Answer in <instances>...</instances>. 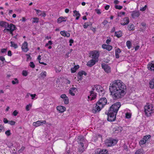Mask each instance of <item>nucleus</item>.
Wrapping results in <instances>:
<instances>
[{
    "label": "nucleus",
    "mask_w": 154,
    "mask_h": 154,
    "mask_svg": "<svg viewBox=\"0 0 154 154\" xmlns=\"http://www.w3.org/2000/svg\"><path fill=\"white\" fill-rule=\"evenodd\" d=\"M110 95L114 99L122 98L126 92V87L120 80L114 81L110 83L109 87Z\"/></svg>",
    "instance_id": "obj_1"
},
{
    "label": "nucleus",
    "mask_w": 154,
    "mask_h": 154,
    "mask_svg": "<svg viewBox=\"0 0 154 154\" xmlns=\"http://www.w3.org/2000/svg\"><path fill=\"white\" fill-rule=\"evenodd\" d=\"M121 106L120 103L118 102L115 103L110 107L107 113L108 121L112 122L116 120V114Z\"/></svg>",
    "instance_id": "obj_2"
},
{
    "label": "nucleus",
    "mask_w": 154,
    "mask_h": 154,
    "mask_svg": "<svg viewBox=\"0 0 154 154\" xmlns=\"http://www.w3.org/2000/svg\"><path fill=\"white\" fill-rule=\"evenodd\" d=\"M106 99L104 97L100 98L97 103L96 104L95 109H92V112L96 113L99 112L107 103Z\"/></svg>",
    "instance_id": "obj_3"
},
{
    "label": "nucleus",
    "mask_w": 154,
    "mask_h": 154,
    "mask_svg": "<svg viewBox=\"0 0 154 154\" xmlns=\"http://www.w3.org/2000/svg\"><path fill=\"white\" fill-rule=\"evenodd\" d=\"M78 143L80 145L79 151L80 152H82L84 150V143H85V140L83 137L79 136L78 137Z\"/></svg>",
    "instance_id": "obj_4"
},
{
    "label": "nucleus",
    "mask_w": 154,
    "mask_h": 154,
    "mask_svg": "<svg viewBox=\"0 0 154 154\" xmlns=\"http://www.w3.org/2000/svg\"><path fill=\"white\" fill-rule=\"evenodd\" d=\"M152 107L150 105L146 106L144 107V112L147 116H150L153 112Z\"/></svg>",
    "instance_id": "obj_5"
},
{
    "label": "nucleus",
    "mask_w": 154,
    "mask_h": 154,
    "mask_svg": "<svg viewBox=\"0 0 154 154\" xmlns=\"http://www.w3.org/2000/svg\"><path fill=\"white\" fill-rule=\"evenodd\" d=\"M117 143V140L110 138L106 140L105 143L107 146H111L115 145Z\"/></svg>",
    "instance_id": "obj_6"
},
{
    "label": "nucleus",
    "mask_w": 154,
    "mask_h": 154,
    "mask_svg": "<svg viewBox=\"0 0 154 154\" xmlns=\"http://www.w3.org/2000/svg\"><path fill=\"white\" fill-rule=\"evenodd\" d=\"M90 57L94 60H98L99 56V53L98 51H92L90 53Z\"/></svg>",
    "instance_id": "obj_7"
},
{
    "label": "nucleus",
    "mask_w": 154,
    "mask_h": 154,
    "mask_svg": "<svg viewBox=\"0 0 154 154\" xmlns=\"http://www.w3.org/2000/svg\"><path fill=\"white\" fill-rule=\"evenodd\" d=\"M16 29V27L15 25L12 23H10V27L9 28L5 29L4 30V32H5L6 31H9L10 33L13 35V32Z\"/></svg>",
    "instance_id": "obj_8"
},
{
    "label": "nucleus",
    "mask_w": 154,
    "mask_h": 154,
    "mask_svg": "<svg viewBox=\"0 0 154 154\" xmlns=\"http://www.w3.org/2000/svg\"><path fill=\"white\" fill-rule=\"evenodd\" d=\"M10 24H9V23L6 22L1 21L0 22V26L5 28V29L9 28L10 27Z\"/></svg>",
    "instance_id": "obj_9"
},
{
    "label": "nucleus",
    "mask_w": 154,
    "mask_h": 154,
    "mask_svg": "<svg viewBox=\"0 0 154 154\" xmlns=\"http://www.w3.org/2000/svg\"><path fill=\"white\" fill-rule=\"evenodd\" d=\"M101 66L102 68L104 69L105 72L108 73L110 72V68L109 66L105 63L102 64Z\"/></svg>",
    "instance_id": "obj_10"
},
{
    "label": "nucleus",
    "mask_w": 154,
    "mask_h": 154,
    "mask_svg": "<svg viewBox=\"0 0 154 154\" xmlns=\"http://www.w3.org/2000/svg\"><path fill=\"white\" fill-rule=\"evenodd\" d=\"M46 123V121H38L35 122H34L33 125L35 127H38L40 125H42V124H45Z\"/></svg>",
    "instance_id": "obj_11"
},
{
    "label": "nucleus",
    "mask_w": 154,
    "mask_h": 154,
    "mask_svg": "<svg viewBox=\"0 0 154 154\" xmlns=\"http://www.w3.org/2000/svg\"><path fill=\"white\" fill-rule=\"evenodd\" d=\"M98 61V60H94L92 59L89 61L87 64V65L89 67H91L94 65L96 62Z\"/></svg>",
    "instance_id": "obj_12"
},
{
    "label": "nucleus",
    "mask_w": 154,
    "mask_h": 154,
    "mask_svg": "<svg viewBox=\"0 0 154 154\" xmlns=\"http://www.w3.org/2000/svg\"><path fill=\"white\" fill-rule=\"evenodd\" d=\"M22 50L24 52H26L29 49L28 48V43L27 42H24L21 47Z\"/></svg>",
    "instance_id": "obj_13"
},
{
    "label": "nucleus",
    "mask_w": 154,
    "mask_h": 154,
    "mask_svg": "<svg viewBox=\"0 0 154 154\" xmlns=\"http://www.w3.org/2000/svg\"><path fill=\"white\" fill-rule=\"evenodd\" d=\"M95 87H94V88H92V90L90 91V96H92V98L91 100L94 99L96 97V94L94 92V91L95 90Z\"/></svg>",
    "instance_id": "obj_14"
},
{
    "label": "nucleus",
    "mask_w": 154,
    "mask_h": 154,
    "mask_svg": "<svg viewBox=\"0 0 154 154\" xmlns=\"http://www.w3.org/2000/svg\"><path fill=\"white\" fill-rule=\"evenodd\" d=\"M77 90L76 88L74 87L71 88L69 90V93L71 95L74 96L75 95V93Z\"/></svg>",
    "instance_id": "obj_15"
},
{
    "label": "nucleus",
    "mask_w": 154,
    "mask_h": 154,
    "mask_svg": "<svg viewBox=\"0 0 154 154\" xmlns=\"http://www.w3.org/2000/svg\"><path fill=\"white\" fill-rule=\"evenodd\" d=\"M122 130V127H116L113 128V131L114 133H118L120 132Z\"/></svg>",
    "instance_id": "obj_16"
},
{
    "label": "nucleus",
    "mask_w": 154,
    "mask_h": 154,
    "mask_svg": "<svg viewBox=\"0 0 154 154\" xmlns=\"http://www.w3.org/2000/svg\"><path fill=\"white\" fill-rule=\"evenodd\" d=\"M94 87H95L96 90L98 92L101 91L103 92L104 91V89L100 85H94Z\"/></svg>",
    "instance_id": "obj_17"
},
{
    "label": "nucleus",
    "mask_w": 154,
    "mask_h": 154,
    "mask_svg": "<svg viewBox=\"0 0 154 154\" xmlns=\"http://www.w3.org/2000/svg\"><path fill=\"white\" fill-rule=\"evenodd\" d=\"M102 48L104 49H106L108 51H110L112 50V47L110 45L103 44L102 45Z\"/></svg>",
    "instance_id": "obj_18"
},
{
    "label": "nucleus",
    "mask_w": 154,
    "mask_h": 154,
    "mask_svg": "<svg viewBox=\"0 0 154 154\" xmlns=\"http://www.w3.org/2000/svg\"><path fill=\"white\" fill-rule=\"evenodd\" d=\"M147 68L148 69L154 72V62L152 61V63L149 64L147 65Z\"/></svg>",
    "instance_id": "obj_19"
},
{
    "label": "nucleus",
    "mask_w": 154,
    "mask_h": 154,
    "mask_svg": "<svg viewBox=\"0 0 154 154\" xmlns=\"http://www.w3.org/2000/svg\"><path fill=\"white\" fill-rule=\"evenodd\" d=\"M57 110L60 112L62 113L66 110V108L65 107L60 106L57 107Z\"/></svg>",
    "instance_id": "obj_20"
},
{
    "label": "nucleus",
    "mask_w": 154,
    "mask_h": 154,
    "mask_svg": "<svg viewBox=\"0 0 154 154\" xmlns=\"http://www.w3.org/2000/svg\"><path fill=\"white\" fill-rule=\"evenodd\" d=\"M140 13L139 11H133L132 12V17L134 18L136 17H138L140 15Z\"/></svg>",
    "instance_id": "obj_21"
},
{
    "label": "nucleus",
    "mask_w": 154,
    "mask_h": 154,
    "mask_svg": "<svg viewBox=\"0 0 154 154\" xmlns=\"http://www.w3.org/2000/svg\"><path fill=\"white\" fill-rule=\"evenodd\" d=\"M123 20L125 22L124 23L121 22L120 23V24L122 25H127L128 24L129 22V19L128 17H125L123 19Z\"/></svg>",
    "instance_id": "obj_22"
},
{
    "label": "nucleus",
    "mask_w": 154,
    "mask_h": 154,
    "mask_svg": "<svg viewBox=\"0 0 154 154\" xmlns=\"http://www.w3.org/2000/svg\"><path fill=\"white\" fill-rule=\"evenodd\" d=\"M149 88L152 89L154 88V78L151 80L149 83Z\"/></svg>",
    "instance_id": "obj_23"
},
{
    "label": "nucleus",
    "mask_w": 154,
    "mask_h": 154,
    "mask_svg": "<svg viewBox=\"0 0 154 154\" xmlns=\"http://www.w3.org/2000/svg\"><path fill=\"white\" fill-rule=\"evenodd\" d=\"M66 19V17L65 18H64V17H60L57 19V22L58 23H60L63 21H66V19L65 20H63V19Z\"/></svg>",
    "instance_id": "obj_24"
},
{
    "label": "nucleus",
    "mask_w": 154,
    "mask_h": 154,
    "mask_svg": "<svg viewBox=\"0 0 154 154\" xmlns=\"http://www.w3.org/2000/svg\"><path fill=\"white\" fill-rule=\"evenodd\" d=\"M115 35L118 38H119L122 36V32L121 31H119V32H115Z\"/></svg>",
    "instance_id": "obj_25"
},
{
    "label": "nucleus",
    "mask_w": 154,
    "mask_h": 154,
    "mask_svg": "<svg viewBox=\"0 0 154 154\" xmlns=\"http://www.w3.org/2000/svg\"><path fill=\"white\" fill-rule=\"evenodd\" d=\"M10 43L11 44V47L14 48L15 49H16L18 47L17 45V44H15L14 42L11 41L10 42Z\"/></svg>",
    "instance_id": "obj_26"
},
{
    "label": "nucleus",
    "mask_w": 154,
    "mask_h": 154,
    "mask_svg": "<svg viewBox=\"0 0 154 154\" xmlns=\"http://www.w3.org/2000/svg\"><path fill=\"white\" fill-rule=\"evenodd\" d=\"M143 149H140L137 150L135 153V154H143Z\"/></svg>",
    "instance_id": "obj_27"
},
{
    "label": "nucleus",
    "mask_w": 154,
    "mask_h": 154,
    "mask_svg": "<svg viewBox=\"0 0 154 154\" xmlns=\"http://www.w3.org/2000/svg\"><path fill=\"white\" fill-rule=\"evenodd\" d=\"M83 74L85 75H87V73L85 71L83 70L79 71L78 73L79 76H82Z\"/></svg>",
    "instance_id": "obj_28"
},
{
    "label": "nucleus",
    "mask_w": 154,
    "mask_h": 154,
    "mask_svg": "<svg viewBox=\"0 0 154 154\" xmlns=\"http://www.w3.org/2000/svg\"><path fill=\"white\" fill-rule=\"evenodd\" d=\"M151 136L150 135H146L144 136L143 139L146 141V142L148 141L149 139L150 138Z\"/></svg>",
    "instance_id": "obj_29"
},
{
    "label": "nucleus",
    "mask_w": 154,
    "mask_h": 154,
    "mask_svg": "<svg viewBox=\"0 0 154 154\" xmlns=\"http://www.w3.org/2000/svg\"><path fill=\"white\" fill-rule=\"evenodd\" d=\"M128 29L131 31V30H133L134 29V26L133 24H131V25H128Z\"/></svg>",
    "instance_id": "obj_30"
},
{
    "label": "nucleus",
    "mask_w": 154,
    "mask_h": 154,
    "mask_svg": "<svg viewBox=\"0 0 154 154\" xmlns=\"http://www.w3.org/2000/svg\"><path fill=\"white\" fill-rule=\"evenodd\" d=\"M91 25V24L90 22H86L84 23V24L83 26L85 28H86L88 27V26H90V25Z\"/></svg>",
    "instance_id": "obj_31"
},
{
    "label": "nucleus",
    "mask_w": 154,
    "mask_h": 154,
    "mask_svg": "<svg viewBox=\"0 0 154 154\" xmlns=\"http://www.w3.org/2000/svg\"><path fill=\"white\" fill-rule=\"evenodd\" d=\"M108 151L106 149H103L99 152L98 154H107Z\"/></svg>",
    "instance_id": "obj_32"
},
{
    "label": "nucleus",
    "mask_w": 154,
    "mask_h": 154,
    "mask_svg": "<svg viewBox=\"0 0 154 154\" xmlns=\"http://www.w3.org/2000/svg\"><path fill=\"white\" fill-rule=\"evenodd\" d=\"M34 10H35L36 12V14L38 15V16H41V14L42 11L41 10H37L36 9H34Z\"/></svg>",
    "instance_id": "obj_33"
},
{
    "label": "nucleus",
    "mask_w": 154,
    "mask_h": 154,
    "mask_svg": "<svg viewBox=\"0 0 154 154\" xmlns=\"http://www.w3.org/2000/svg\"><path fill=\"white\" fill-rule=\"evenodd\" d=\"M33 20L32 21V23H38V19L37 17L33 18Z\"/></svg>",
    "instance_id": "obj_34"
},
{
    "label": "nucleus",
    "mask_w": 154,
    "mask_h": 154,
    "mask_svg": "<svg viewBox=\"0 0 154 154\" xmlns=\"http://www.w3.org/2000/svg\"><path fill=\"white\" fill-rule=\"evenodd\" d=\"M126 45L129 49H130L131 47V42L128 41L126 42Z\"/></svg>",
    "instance_id": "obj_35"
},
{
    "label": "nucleus",
    "mask_w": 154,
    "mask_h": 154,
    "mask_svg": "<svg viewBox=\"0 0 154 154\" xmlns=\"http://www.w3.org/2000/svg\"><path fill=\"white\" fill-rule=\"evenodd\" d=\"M73 13L75 14V16L76 17L80 16V14L79 13L78 11H77L76 10H75L73 11Z\"/></svg>",
    "instance_id": "obj_36"
},
{
    "label": "nucleus",
    "mask_w": 154,
    "mask_h": 154,
    "mask_svg": "<svg viewBox=\"0 0 154 154\" xmlns=\"http://www.w3.org/2000/svg\"><path fill=\"white\" fill-rule=\"evenodd\" d=\"M146 143V141L143 138L142 140L139 142V143L140 145H141L145 144Z\"/></svg>",
    "instance_id": "obj_37"
},
{
    "label": "nucleus",
    "mask_w": 154,
    "mask_h": 154,
    "mask_svg": "<svg viewBox=\"0 0 154 154\" xmlns=\"http://www.w3.org/2000/svg\"><path fill=\"white\" fill-rule=\"evenodd\" d=\"M41 76L43 78H45L46 76V72H42L40 74Z\"/></svg>",
    "instance_id": "obj_38"
},
{
    "label": "nucleus",
    "mask_w": 154,
    "mask_h": 154,
    "mask_svg": "<svg viewBox=\"0 0 154 154\" xmlns=\"http://www.w3.org/2000/svg\"><path fill=\"white\" fill-rule=\"evenodd\" d=\"M28 75L27 72L26 70H23L22 72V75L24 76H26Z\"/></svg>",
    "instance_id": "obj_39"
},
{
    "label": "nucleus",
    "mask_w": 154,
    "mask_h": 154,
    "mask_svg": "<svg viewBox=\"0 0 154 154\" xmlns=\"http://www.w3.org/2000/svg\"><path fill=\"white\" fill-rule=\"evenodd\" d=\"M115 7L116 9L119 10L123 8L122 6L118 5H115Z\"/></svg>",
    "instance_id": "obj_40"
},
{
    "label": "nucleus",
    "mask_w": 154,
    "mask_h": 154,
    "mask_svg": "<svg viewBox=\"0 0 154 154\" xmlns=\"http://www.w3.org/2000/svg\"><path fill=\"white\" fill-rule=\"evenodd\" d=\"M64 103L65 104H67L69 103V99L67 97L65 98L64 99Z\"/></svg>",
    "instance_id": "obj_41"
},
{
    "label": "nucleus",
    "mask_w": 154,
    "mask_h": 154,
    "mask_svg": "<svg viewBox=\"0 0 154 154\" xmlns=\"http://www.w3.org/2000/svg\"><path fill=\"white\" fill-rule=\"evenodd\" d=\"M32 106V105L29 104V105H26V109L27 111H29V108L31 107Z\"/></svg>",
    "instance_id": "obj_42"
},
{
    "label": "nucleus",
    "mask_w": 154,
    "mask_h": 154,
    "mask_svg": "<svg viewBox=\"0 0 154 154\" xmlns=\"http://www.w3.org/2000/svg\"><path fill=\"white\" fill-rule=\"evenodd\" d=\"M14 80L16 81V82H15V81L14 80H13L12 81V83L14 85V84H18V83H19V82H18V80L17 79V78H15L14 79Z\"/></svg>",
    "instance_id": "obj_43"
},
{
    "label": "nucleus",
    "mask_w": 154,
    "mask_h": 154,
    "mask_svg": "<svg viewBox=\"0 0 154 154\" xmlns=\"http://www.w3.org/2000/svg\"><path fill=\"white\" fill-rule=\"evenodd\" d=\"M5 134L8 136H9L11 135V133L10 132V130H8L7 131L5 132Z\"/></svg>",
    "instance_id": "obj_44"
},
{
    "label": "nucleus",
    "mask_w": 154,
    "mask_h": 154,
    "mask_svg": "<svg viewBox=\"0 0 154 154\" xmlns=\"http://www.w3.org/2000/svg\"><path fill=\"white\" fill-rule=\"evenodd\" d=\"M29 66L32 68H34L35 67V65L32 62H30Z\"/></svg>",
    "instance_id": "obj_45"
},
{
    "label": "nucleus",
    "mask_w": 154,
    "mask_h": 154,
    "mask_svg": "<svg viewBox=\"0 0 154 154\" xmlns=\"http://www.w3.org/2000/svg\"><path fill=\"white\" fill-rule=\"evenodd\" d=\"M131 115L129 113H127L126 114V117L127 118L129 119L131 118Z\"/></svg>",
    "instance_id": "obj_46"
},
{
    "label": "nucleus",
    "mask_w": 154,
    "mask_h": 154,
    "mask_svg": "<svg viewBox=\"0 0 154 154\" xmlns=\"http://www.w3.org/2000/svg\"><path fill=\"white\" fill-rule=\"evenodd\" d=\"M15 122L13 121H9L8 123L11 125H15Z\"/></svg>",
    "instance_id": "obj_47"
},
{
    "label": "nucleus",
    "mask_w": 154,
    "mask_h": 154,
    "mask_svg": "<svg viewBox=\"0 0 154 154\" xmlns=\"http://www.w3.org/2000/svg\"><path fill=\"white\" fill-rule=\"evenodd\" d=\"M147 8V6L146 5H145L144 7L142 8H140V10L141 11H144L146 10Z\"/></svg>",
    "instance_id": "obj_48"
},
{
    "label": "nucleus",
    "mask_w": 154,
    "mask_h": 154,
    "mask_svg": "<svg viewBox=\"0 0 154 154\" xmlns=\"http://www.w3.org/2000/svg\"><path fill=\"white\" fill-rule=\"evenodd\" d=\"M121 51L120 49L119 48H117L115 50V53L119 54L121 52Z\"/></svg>",
    "instance_id": "obj_49"
},
{
    "label": "nucleus",
    "mask_w": 154,
    "mask_h": 154,
    "mask_svg": "<svg viewBox=\"0 0 154 154\" xmlns=\"http://www.w3.org/2000/svg\"><path fill=\"white\" fill-rule=\"evenodd\" d=\"M66 32L64 31H61L60 32V34L61 35H63V36H65V35H66Z\"/></svg>",
    "instance_id": "obj_50"
},
{
    "label": "nucleus",
    "mask_w": 154,
    "mask_h": 154,
    "mask_svg": "<svg viewBox=\"0 0 154 154\" xmlns=\"http://www.w3.org/2000/svg\"><path fill=\"white\" fill-rule=\"evenodd\" d=\"M55 69V70L56 71V72H60L61 71V68H60V67H57H57Z\"/></svg>",
    "instance_id": "obj_51"
},
{
    "label": "nucleus",
    "mask_w": 154,
    "mask_h": 154,
    "mask_svg": "<svg viewBox=\"0 0 154 154\" xmlns=\"http://www.w3.org/2000/svg\"><path fill=\"white\" fill-rule=\"evenodd\" d=\"M95 11L98 14H100L101 13L100 12V9H95Z\"/></svg>",
    "instance_id": "obj_52"
},
{
    "label": "nucleus",
    "mask_w": 154,
    "mask_h": 154,
    "mask_svg": "<svg viewBox=\"0 0 154 154\" xmlns=\"http://www.w3.org/2000/svg\"><path fill=\"white\" fill-rule=\"evenodd\" d=\"M105 91L104 90V91H103V92H101V91L99 92V96H103V95L105 94Z\"/></svg>",
    "instance_id": "obj_53"
},
{
    "label": "nucleus",
    "mask_w": 154,
    "mask_h": 154,
    "mask_svg": "<svg viewBox=\"0 0 154 154\" xmlns=\"http://www.w3.org/2000/svg\"><path fill=\"white\" fill-rule=\"evenodd\" d=\"M71 72L73 73L75 72L76 70V69L75 68L73 67V68H71Z\"/></svg>",
    "instance_id": "obj_54"
},
{
    "label": "nucleus",
    "mask_w": 154,
    "mask_h": 154,
    "mask_svg": "<svg viewBox=\"0 0 154 154\" xmlns=\"http://www.w3.org/2000/svg\"><path fill=\"white\" fill-rule=\"evenodd\" d=\"M18 112L17 111V110H14L13 113V115L14 116H16L18 114Z\"/></svg>",
    "instance_id": "obj_55"
},
{
    "label": "nucleus",
    "mask_w": 154,
    "mask_h": 154,
    "mask_svg": "<svg viewBox=\"0 0 154 154\" xmlns=\"http://www.w3.org/2000/svg\"><path fill=\"white\" fill-rule=\"evenodd\" d=\"M41 14V16L42 17H44L46 16L45 12L44 11H42Z\"/></svg>",
    "instance_id": "obj_56"
},
{
    "label": "nucleus",
    "mask_w": 154,
    "mask_h": 154,
    "mask_svg": "<svg viewBox=\"0 0 154 154\" xmlns=\"http://www.w3.org/2000/svg\"><path fill=\"white\" fill-rule=\"evenodd\" d=\"M66 97H67L65 94H62L60 96V97L63 99L65 98Z\"/></svg>",
    "instance_id": "obj_57"
},
{
    "label": "nucleus",
    "mask_w": 154,
    "mask_h": 154,
    "mask_svg": "<svg viewBox=\"0 0 154 154\" xmlns=\"http://www.w3.org/2000/svg\"><path fill=\"white\" fill-rule=\"evenodd\" d=\"M25 148L24 147H22L19 150V152H22L25 149Z\"/></svg>",
    "instance_id": "obj_58"
},
{
    "label": "nucleus",
    "mask_w": 154,
    "mask_h": 154,
    "mask_svg": "<svg viewBox=\"0 0 154 154\" xmlns=\"http://www.w3.org/2000/svg\"><path fill=\"white\" fill-rule=\"evenodd\" d=\"M7 51L6 48H2L1 49V52L2 53H4L6 52Z\"/></svg>",
    "instance_id": "obj_59"
},
{
    "label": "nucleus",
    "mask_w": 154,
    "mask_h": 154,
    "mask_svg": "<svg viewBox=\"0 0 154 154\" xmlns=\"http://www.w3.org/2000/svg\"><path fill=\"white\" fill-rule=\"evenodd\" d=\"M108 23V21L106 20H104L102 22L103 24L104 25H105L107 24Z\"/></svg>",
    "instance_id": "obj_60"
},
{
    "label": "nucleus",
    "mask_w": 154,
    "mask_h": 154,
    "mask_svg": "<svg viewBox=\"0 0 154 154\" xmlns=\"http://www.w3.org/2000/svg\"><path fill=\"white\" fill-rule=\"evenodd\" d=\"M3 122H4V123H8L9 121H8V120L7 119H6V118H4V120H3Z\"/></svg>",
    "instance_id": "obj_61"
},
{
    "label": "nucleus",
    "mask_w": 154,
    "mask_h": 154,
    "mask_svg": "<svg viewBox=\"0 0 154 154\" xmlns=\"http://www.w3.org/2000/svg\"><path fill=\"white\" fill-rule=\"evenodd\" d=\"M8 56H11L12 55L11 52V51H9L8 53Z\"/></svg>",
    "instance_id": "obj_62"
},
{
    "label": "nucleus",
    "mask_w": 154,
    "mask_h": 154,
    "mask_svg": "<svg viewBox=\"0 0 154 154\" xmlns=\"http://www.w3.org/2000/svg\"><path fill=\"white\" fill-rule=\"evenodd\" d=\"M36 95L35 94H30V96L32 97V99H34V98L35 97Z\"/></svg>",
    "instance_id": "obj_63"
},
{
    "label": "nucleus",
    "mask_w": 154,
    "mask_h": 154,
    "mask_svg": "<svg viewBox=\"0 0 154 154\" xmlns=\"http://www.w3.org/2000/svg\"><path fill=\"white\" fill-rule=\"evenodd\" d=\"M0 60L2 61H4L5 60V58L3 57H0Z\"/></svg>",
    "instance_id": "obj_64"
}]
</instances>
